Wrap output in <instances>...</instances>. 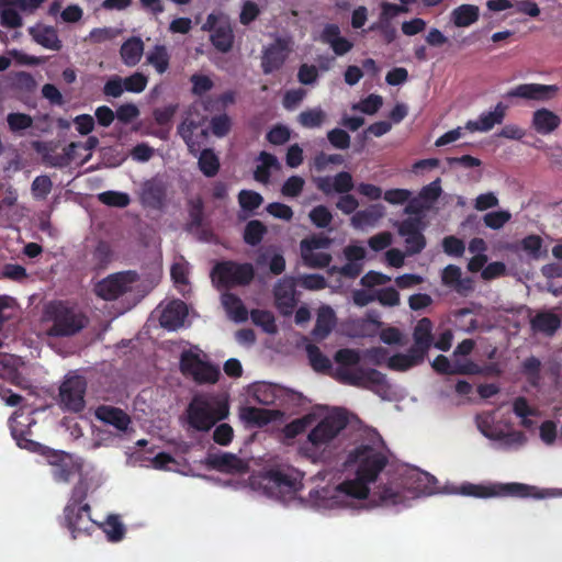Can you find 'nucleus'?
<instances>
[{
	"instance_id": "f03ea898",
	"label": "nucleus",
	"mask_w": 562,
	"mask_h": 562,
	"mask_svg": "<svg viewBox=\"0 0 562 562\" xmlns=\"http://www.w3.org/2000/svg\"><path fill=\"white\" fill-rule=\"evenodd\" d=\"M347 425L348 419L341 412L326 415L310 430L306 440L300 445V453L314 463L331 461L339 448V434Z\"/></svg>"
},
{
	"instance_id": "ddd939ff",
	"label": "nucleus",
	"mask_w": 562,
	"mask_h": 562,
	"mask_svg": "<svg viewBox=\"0 0 562 562\" xmlns=\"http://www.w3.org/2000/svg\"><path fill=\"white\" fill-rule=\"evenodd\" d=\"M400 485L415 495H431L437 490V479L425 471L411 469L402 475Z\"/></svg>"
},
{
	"instance_id": "bf43d9fd",
	"label": "nucleus",
	"mask_w": 562,
	"mask_h": 562,
	"mask_svg": "<svg viewBox=\"0 0 562 562\" xmlns=\"http://www.w3.org/2000/svg\"><path fill=\"white\" fill-rule=\"evenodd\" d=\"M53 189V182L46 175L37 176L31 186L32 195L36 200H44L50 193Z\"/></svg>"
},
{
	"instance_id": "bb28decb",
	"label": "nucleus",
	"mask_w": 562,
	"mask_h": 562,
	"mask_svg": "<svg viewBox=\"0 0 562 562\" xmlns=\"http://www.w3.org/2000/svg\"><path fill=\"white\" fill-rule=\"evenodd\" d=\"M434 324L428 317L419 319L413 331L414 345L413 348L417 349L425 357L434 344L432 336Z\"/></svg>"
},
{
	"instance_id": "f704fd0d",
	"label": "nucleus",
	"mask_w": 562,
	"mask_h": 562,
	"mask_svg": "<svg viewBox=\"0 0 562 562\" xmlns=\"http://www.w3.org/2000/svg\"><path fill=\"white\" fill-rule=\"evenodd\" d=\"M212 45L221 53H227L234 44L233 30L228 24L216 26L211 34Z\"/></svg>"
},
{
	"instance_id": "5fc2aeb1",
	"label": "nucleus",
	"mask_w": 562,
	"mask_h": 562,
	"mask_svg": "<svg viewBox=\"0 0 562 562\" xmlns=\"http://www.w3.org/2000/svg\"><path fill=\"white\" fill-rule=\"evenodd\" d=\"M543 240L539 235H528L520 240V248L524 250L530 258L539 259L542 256Z\"/></svg>"
},
{
	"instance_id": "c85d7f7f",
	"label": "nucleus",
	"mask_w": 562,
	"mask_h": 562,
	"mask_svg": "<svg viewBox=\"0 0 562 562\" xmlns=\"http://www.w3.org/2000/svg\"><path fill=\"white\" fill-rule=\"evenodd\" d=\"M143 54L144 42L138 36L130 37L120 48L121 59L128 67L136 66L140 61Z\"/></svg>"
},
{
	"instance_id": "a211bd4d",
	"label": "nucleus",
	"mask_w": 562,
	"mask_h": 562,
	"mask_svg": "<svg viewBox=\"0 0 562 562\" xmlns=\"http://www.w3.org/2000/svg\"><path fill=\"white\" fill-rule=\"evenodd\" d=\"M558 90L555 85L521 83L507 91L505 97L546 101L553 98Z\"/></svg>"
},
{
	"instance_id": "37998d69",
	"label": "nucleus",
	"mask_w": 562,
	"mask_h": 562,
	"mask_svg": "<svg viewBox=\"0 0 562 562\" xmlns=\"http://www.w3.org/2000/svg\"><path fill=\"white\" fill-rule=\"evenodd\" d=\"M267 227L258 220L249 221L244 229V240L249 246H257L263 239Z\"/></svg>"
},
{
	"instance_id": "39448f33",
	"label": "nucleus",
	"mask_w": 562,
	"mask_h": 562,
	"mask_svg": "<svg viewBox=\"0 0 562 562\" xmlns=\"http://www.w3.org/2000/svg\"><path fill=\"white\" fill-rule=\"evenodd\" d=\"M213 282L220 286L233 288L248 285L255 278V269L251 263H239L233 260L217 262L211 272Z\"/></svg>"
},
{
	"instance_id": "3c124183",
	"label": "nucleus",
	"mask_w": 562,
	"mask_h": 562,
	"mask_svg": "<svg viewBox=\"0 0 562 562\" xmlns=\"http://www.w3.org/2000/svg\"><path fill=\"white\" fill-rule=\"evenodd\" d=\"M99 201L108 206L126 207L131 203V198L125 192L104 191L98 195Z\"/></svg>"
},
{
	"instance_id": "6e6552de",
	"label": "nucleus",
	"mask_w": 562,
	"mask_h": 562,
	"mask_svg": "<svg viewBox=\"0 0 562 562\" xmlns=\"http://www.w3.org/2000/svg\"><path fill=\"white\" fill-rule=\"evenodd\" d=\"M336 378L344 384L376 391L386 384V376L376 369L357 367L353 369L338 368Z\"/></svg>"
},
{
	"instance_id": "774afa93",
	"label": "nucleus",
	"mask_w": 562,
	"mask_h": 562,
	"mask_svg": "<svg viewBox=\"0 0 562 562\" xmlns=\"http://www.w3.org/2000/svg\"><path fill=\"white\" fill-rule=\"evenodd\" d=\"M361 357L373 366H382L389 360V351L383 347H373L370 349H366Z\"/></svg>"
},
{
	"instance_id": "412c9836",
	"label": "nucleus",
	"mask_w": 562,
	"mask_h": 562,
	"mask_svg": "<svg viewBox=\"0 0 562 562\" xmlns=\"http://www.w3.org/2000/svg\"><path fill=\"white\" fill-rule=\"evenodd\" d=\"M27 32L36 44L46 49L59 52L63 48V42L59 38L58 31L55 26L36 23L35 25L30 26Z\"/></svg>"
},
{
	"instance_id": "4be33fe9",
	"label": "nucleus",
	"mask_w": 562,
	"mask_h": 562,
	"mask_svg": "<svg viewBox=\"0 0 562 562\" xmlns=\"http://www.w3.org/2000/svg\"><path fill=\"white\" fill-rule=\"evenodd\" d=\"M188 315L187 304L181 300H175L167 304L159 317L160 326L168 330L181 327Z\"/></svg>"
},
{
	"instance_id": "0e129e2a",
	"label": "nucleus",
	"mask_w": 562,
	"mask_h": 562,
	"mask_svg": "<svg viewBox=\"0 0 562 562\" xmlns=\"http://www.w3.org/2000/svg\"><path fill=\"white\" fill-rule=\"evenodd\" d=\"M190 81L192 83L191 92L198 97H202L214 87L212 79L205 75L194 74L190 77Z\"/></svg>"
},
{
	"instance_id": "393cba45",
	"label": "nucleus",
	"mask_w": 562,
	"mask_h": 562,
	"mask_svg": "<svg viewBox=\"0 0 562 562\" xmlns=\"http://www.w3.org/2000/svg\"><path fill=\"white\" fill-rule=\"evenodd\" d=\"M561 324L560 316L551 311H540L530 319L531 330L548 337H552Z\"/></svg>"
},
{
	"instance_id": "13d9d810",
	"label": "nucleus",
	"mask_w": 562,
	"mask_h": 562,
	"mask_svg": "<svg viewBox=\"0 0 562 562\" xmlns=\"http://www.w3.org/2000/svg\"><path fill=\"white\" fill-rule=\"evenodd\" d=\"M304 263L314 269H323L329 266L331 256L327 252L301 251Z\"/></svg>"
},
{
	"instance_id": "4468645a",
	"label": "nucleus",
	"mask_w": 562,
	"mask_h": 562,
	"mask_svg": "<svg viewBox=\"0 0 562 562\" xmlns=\"http://www.w3.org/2000/svg\"><path fill=\"white\" fill-rule=\"evenodd\" d=\"M38 453L46 457L48 463L52 465V476L58 483H67L76 473V467L71 457L63 451H56L45 447Z\"/></svg>"
},
{
	"instance_id": "1a4fd4ad",
	"label": "nucleus",
	"mask_w": 562,
	"mask_h": 562,
	"mask_svg": "<svg viewBox=\"0 0 562 562\" xmlns=\"http://www.w3.org/2000/svg\"><path fill=\"white\" fill-rule=\"evenodd\" d=\"M138 280L136 271H121L110 274L95 284V294L106 301H113L132 291L133 284Z\"/></svg>"
},
{
	"instance_id": "e433bc0d",
	"label": "nucleus",
	"mask_w": 562,
	"mask_h": 562,
	"mask_svg": "<svg viewBox=\"0 0 562 562\" xmlns=\"http://www.w3.org/2000/svg\"><path fill=\"white\" fill-rule=\"evenodd\" d=\"M222 302L235 322H245L248 318V311L236 294L229 292L223 294Z\"/></svg>"
},
{
	"instance_id": "f3484780",
	"label": "nucleus",
	"mask_w": 562,
	"mask_h": 562,
	"mask_svg": "<svg viewBox=\"0 0 562 562\" xmlns=\"http://www.w3.org/2000/svg\"><path fill=\"white\" fill-rule=\"evenodd\" d=\"M139 200L144 207L162 210L167 200V184L156 178L144 182Z\"/></svg>"
},
{
	"instance_id": "7ed1b4c3",
	"label": "nucleus",
	"mask_w": 562,
	"mask_h": 562,
	"mask_svg": "<svg viewBox=\"0 0 562 562\" xmlns=\"http://www.w3.org/2000/svg\"><path fill=\"white\" fill-rule=\"evenodd\" d=\"M45 318L52 323L46 331L50 337L74 336L88 323L85 314L63 301L49 303L45 308Z\"/></svg>"
},
{
	"instance_id": "9d476101",
	"label": "nucleus",
	"mask_w": 562,
	"mask_h": 562,
	"mask_svg": "<svg viewBox=\"0 0 562 562\" xmlns=\"http://www.w3.org/2000/svg\"><path fill=\"white\" fill-rule=\"evenodd\" d=\"M35 423L32 413L25 415L22 408L15 411L9 419L11 435L16 445L31 452H40L45 449V446L29 438L32 435L31 428Z\"/></svg>"
},
{
	"instance_id": "338daca9",
	"label": "nucleus",
	"mask_w": 562,
	"mask_h": 562,
	"mask_svg": "<svg viewBox=\"0 0 562 562\" xmlns=\"http://www.w3.org/2000/svg\"><path fill=\"white\" fill-rule=\"evenodd\" d=\"M442 249L448 256L462 257L465 250V244L462 239L451 235L442 239Z\"/></svg>"
},
{
	"instance_id": "58836bf2",
	"label": "nucleus",
	"mask_w": 562,
	"mask_h": 562,
	"mask_svg": "<svg viewBox=\"0 0 562 562\" xmlns=\"http://www.w3.org/2000/svg\"><path fill=\"white\" fill-rule=\"evenodd\" d=\"M198 166L205 177L212 178L217 175L221 164L214 150L212 148H205L200 151Z\"/></svg>"
},
{
	"instance_id": "680f3d73",
	"label": "nucleus",
	"mask_w": 562,
	"mask_h": 562,
	"mask_svg": "<svg viewBox=\"0 0 562 562\" xmlns=\"http://www.w3.org/2000/svg\"><path fill=\"white\" fill-rule=\"evenodd\" d=\"M113 258L111 245L108 241L100 240L93 251V260L98 267H106Z\"/></svg>"
},
{
	"instance_id": "603ef678",
	"label": "nucleus",
	"mask_w": 562,
	"mask_h": 562,
	"mask_svg": "<svg viewBox=\"0 0 562 562\" xmlns=\"http://www.w3.org/2000/svg\"><path fill=\"white\" fill-rule=\"evenodd\" d=\"M310 221L317 228H327L333 222V214L325 205H317L308 213Z\"/></svg>"
},
{
	"instance_id": "cd10ccee",
	"label": "nucleus",
	"mask_w": 562,
	"mask_h": 562,
	"mask_svg": "<svg viewBox=\"0 0 562 562\" xmlns=\"http://www.w3.org/2000/svg\"><path fill=\"white\" fill-rule=\"evenodd\" d=\"M385 213L382 204H371L367 209L357 211L350 218V224L356 229L374 226Z\"/></svg>"
},
{
	"instance_id": "6ab92c4d",
	"label": "nucleus",
	"mask_w": 562,
	"mask_h": 562,
	"mask_svg": "<svg viewBox=\"0 0 562 562\" xmlns=\"http://www.w3.org/2000/svg\"><path fill=\"white\" fill-rule=\"evenodd\" d=\"M295 279L292 277H285L274 285L273 294L276 305L283 315L292 314L296 306L297 300L295 297Z\"/></svg>"
},
{
	"instance_id": "69168bd1",
	"label": "nucleus",
	"mask_w": 562,
	"mask_h": 562,
	"mask_svg": "<svg viewBox=\"0 0 562 562\" xmlns=\"http://www.w3.org/2000/svg\"><path fill=\"white\" fill-rule=\"evenodd\" d=\"M304 184L305 181L302 177L291 176L284 181L281 188V193L284 196L296 198L302 193Z\"/></svg>"
},
{
	"instance_id": "0eeeda50",
	"label": "nucleus",
	"mask_w": 562,
	"mask_h": 562,
	"mask_svg": "<svg viewBox=\"0 0 562 562\" xmlns=\"http://www.w3.org/2000/svg\"><path fill=\"white\" fill-rule=\"evenodd\" d=\"M180 371L183 375L192 378L198 384H213L218 381V367L203 361L199 355L192 351H184L180 358Z\"/></svg>"
},
{
	"instance_id": "b1692460",
	"label": "nucleus",
	"mask_w": 562,
	"mask_h": 562,
	"mask_svg": "<svg viewBox=\"0 0 562 562\" xmlns=\"http://www.w3.org/2000/svg\"><path fill=\"white\" fill-rule=\"evenodd\" d=\"M507 105L498 102L494 111L482 113L476 121H469L465 127L471 132H488L495 125L502 124L506 115Z\"/></svg>"
},
{
	"instance_id": "c9c22d12",
	"label": "nucleus",
	"mask_w": 562,
	"mask_h": 562,
	"mask_svg": "<svg viewBox=\"0 0 562 562\" xmlns=\"http://www.w3.org/2000/svg\"><path fill=\"white\" fill-rule=\"evenodd\" d=\"M541 361L535 356L526 358L521 363L520 372L531 387L538 389L541 384Z\"/></svg>"
},
{
	"instance_id": "2eb2a0df",
	"label": "nucleus",
	"mask_w": 562,
	"mask_h": 562,
	"mask_svg": "<svg viewBox=\"0 0 562 562\" xmlns=\"http://www.w3.org/2000/svg\"><path fill=\"white\" fill-rule=\"evenodd\" d=\"M290 48L286 40L278 37L268 45L261 57V68L265 75L279 70L285 63Z\"/></svg>"
},
{
	"instance_id": "864d4df0",
	"label": "nucleus",
	"mask_w": 562,
	"mask_h": 562,
	"mask_svg": "<svg viewBox=\"0 0 562 562\" xmlns=\"http://www.w3.org/2000/svg\"><path fill=\"white\" fill-rule=\"evenodd\" d=\"M263 202L260 193L252 190H241L238 193V203L244 211L254 212Z\"/></svg>"
},
{
	"instance_id": "aec40b11",
	"label": "nucleus",
	"mask_w": 562,
	"mask_h": 562,
	"mask_svg": "<svg viewBox=\"0 0 562 562\" xmlns=\"http://www.w3.org/2000/svg\"><path fill=\"white\" fill-rule=\"evenodd\" d=\"M441 282L462 296L469 295L474 290V281L471 277H462L461 268L448 265L441 271Z\"/></svg>"
},
{
	"instance_id": "2f4dec72",
	"label": "nucleus",
	"mask_w": 562,
	"mask_h": 562,
	"mask_svg": "<svg viewBox=\"0 0 562 562\" xmlns=\"http://www.w3.org/2000/svg\"><path fill=\"white\" fill-rule=\"evenodd\" d=\"M336 323V316L331 307L323 306L317 313L315 326L312 335L317 340L325 339L333 330Z\"/></svg>"
},
{
	"instance_id": "c756f323",
	"label": "nucleus",
	"mask_w": 562,
	"mask_h": 562,
	"mask_svg": "<svg viewBox=\"0 0 562 562\" xmlns=\"http://www.w3.org/2000/svg\"><path fill=\"white\" fill-rule=\"evenodd\" d=\"M425 359V356L417 349L411 347L406 353H395L387 360V367L394 371H406Z\"/></svg>"
},
{
	"instance_id": "dca6fc26",
	"label": "nucleus",
	"mask_w": 562,
	"mask_h": 562,
	"mask_svg": "<svg viewBox=\"0 0 562 562\" xmlns=\"http://www.w3.org/2000/svg\"><path fill=\"white\" fill-rule=\"evenodd\" d=\"M314 183L323 194L326 196L333 193L345 194L349 193L355 188L352 175L348 171H340L334 177L325 176L314 178Z\"/></svg>"
},
{
	"instance_id": "e2e57ef3",
	"label": "nucleus",
	"mask_w": 562,
	"mask_h": 562,
	"mask_svg": "<svg viewBox=\"0 0 562 562\" xmlns=\"http://www.w3.org/2000/svg\"><path fill=\"white\" fill-rule=\"evenodd\" d=\"M331 240L324 235H313L304 238L300 243L301 251H315L317 249L328 248Z\"/></svg>"
},
{
	"instance_id": "ea45409f",
	"label": "nucleus",
	"mask_w": 562,
	"mask_h": 562,
	"mask_svg": "<svg viewBox=\"0 0 562 562\" xmlns=\"http://www.w3.org/2000/svg\"><path fill=\"white\" fill-rule=\"evenodd\" d=\"M375 494L383 505H398L405 502V495L398 484L390 483L378 487Z\"/></svg>"
},
{
	"instance_id": "49530a36",
	"label": "nucleus",
	"mask_w": 562,
	"mask_h": 562,
	"mask_svg": "<svg viewBox=\"0 0 562 562\" xmlns=\"http://www.w3.org/2000/svg\"><path fill=\"white\" fill-rule=\"evenodd\" d=\"M306 353L311 362V366L315 371L325 372L330 370V360L321 351V349L316 345H307Z\"/></svg>"
},
{
	"instance_id": "72a5a7b5",
	"label": "nucleus",
	"mask_w": 562,
	"mask_h": 562,
	"mask_svg": "<svg viewBox=\"0 0 562 562\" xmlns=\"http://www.w3.org/2000/svg\"><path fill=\"white\" fill-rule=\"evenodd\" d=\"M480 18V9L475 4H461L451 12V21L457 27H468Z\"/></svg>"
},
{
	"instance_id": "052dcab7",
	"label": "nucleus",
	"mask_w": 562,
	"mask_h": 562,
	"mask_svg": "<svg viewBox=\"0 0 562 562\" xmlns=\"http://www.w3.org/2000/svg\"><path fill=\"white\" fill-rule=\"evenodd\" d=\"M267 476L269 481L278 487L295 488L296 486V479L282 470H270L268 471Z\"/></svg>"
},
{
	"instance_id": "423d86ee",
	"label": "nucleus",
	"mask_w": 562,
	"mask_h": 562,
	"mask_svg": "<svg viewBox=\"0 0 562 562\" xmlns=\"http://www.w3.org/2000/svg\"><path fill=\"white\" fill-rule=\"evenodd\" d=\"M229 413L226 402L210 404L207 402L192 403L188 409L189 424L196 430L206 431L218 420L225 419Z\"/></svg>"
},
{
	"instance_id": "473e14b6",
	"label": "nucleus",
	"mask_w": 562,
	"mask_h": 562,
	"mask_svg": "<svg viewBox=\"0 0 562 562\" xmlns=\"http://www.w3.org/2000/svg\"><path fill=\"white\" fill-rule=\"evenodd\" d=\"M285 393V389L272 383H259L255 385L254 397L262 405H274Z\"/></svg>"
},
{
	"instance_id": "4c0bfd02",
	"label": "nucleus",
	"mask_w": 562,
	"mask_h": 562,
	"mask_svg": "<svg viewBox=\"0 0 562 562\" xmlns=\"http://www.w3.org/2000/svg\"><path fill=\"white\" fill-rule=\"evenodd\" d=\"M147 64L151 65L160 75L169 68L170 55L165 45L157 44L146 56Z\"/></svg>"
},
{
	"instance_id": "79ce46f5",
	"label": "nucleus",
	"mask_w": 562,
	"mask_h": 562,
	"mask_svg": "<svg viewBox=\"0 0 562 562\" xmlns=\"http://www.w3.org/2000/svg\"><path fill=\"white\" fill-rule=\"evenodd\" d=\"M34 120L30 114L22 112H11L7 115L9 131L13 134H21L33 127Z\"/></svg>"
},
{
	"instance_id": "8fccbe9b",
	"label": "nucleus",
	"mask_w": 562,
	"mask_h": 562,
	"mask_svg": "<svg viewBox=\"0 0 562 562\" xmlns=\"http://www.w3.org/2000/svg\"><path fill=\"white\" fill-rule=\"evenodd\" d=\"M252 322L262 327V329L268 334H273L277 331V325L274 316L271 312L265 310H252L250 313Z\"/></svg>"
},
{
	"instance_id": "09e8293b",
	"label": "nucleus",
	"mask_w": 562,
	"mask_h": 562,
	"mask_svg": "<svg viewBox=\"0 0 562 562\" xmlns=\"http://www.w3.org/2000/svg\"><path fill=\"white\" fill-rule=\"evenodd\" d=\"M103 531L110 541H121L125 535V527L119 516L110 515L103 525Z\"/></svg>"
},
{
	"instance_id": "c03bdc74",
	"label": "nucleus",
	"mask_w": 562,
	"mask_h": 562,
	"mask_svg": "<svg viewBox=\"0 0 562 562\" xmlns=\"http://www.w3.org/2000/svg\"><path fill=\"white\" fill-rule=\"evenodd\" d=\"M326 113L321 108L308 109L297 116V122L305 128L321 127L325 122Z\"/></svg>"
},
{
	"instance_id": "a19ab883",
	"label": "nucleus",
	"mask_w": 562,
	"mask_h": 562,
	"mask_svg": "<svg viewBox=\"0 0 562 562\" xmlns=\"http://www.w3.org/2000/svg\"><path fill=\"white\" fill-rule=\"evenodd\" d=\"M189 223L188 231L199 229L204 221V203L201 198L191 199L188 202Z\"/></svg>"
},
{
	"instance_id": "de8ad7c7",
	"label": "nucleus",
	"mask_w": 562,
	"mask_h": 562,
	"mask_svg": "<svg viewBox=\"0 0 562 562\" xmlns=\"http://www.w3.org/2000/svg\"><path fill=\"white\" fill-rule=\"evenodd\" d=\"M31 147L35 150L36 154H38L42 157L43 162L46 164L47 166H50L52 159L56 157V155H59L57 153L59 142L57 140H34L31 143Z\"/></svg>"
},
{
	"instance_id": "f8f14e48",
	"label": "nucleus",
	"mask_w": 562,
	"mask_h": 562,
	"mask_svg": "<svg viewBox=\"0 0 562 562\" xmlns=\"http://www.w3.org/2000/svg\"><path fill=\"white\" fill-rule=\"evenodd\" d=\"M87 382L83 376L71 375L65 379L59 387L60 404L64 409L79 413L85 408Z\"/></svg>"
},
{
	"instance_id": "5701e85b",
	"label": "nucleus",
	"mask_w": 562,
	"mask_h": 562,
	"mask_svg": "<svg viewBox=\"0 0 562 562\" xmlns=\"http://www.w3.org/2000/svg\"><path fill=\"white\" fill-rule=\"evenodd\" d=\"M94 416L103 424L113 426L119 431H126L131 425V417L122 408L111 405H100L94 412Z\"/></svg>"
},
{
	"instance_id": "6e6d98bb",
	"label": "nucleus",
	"mask_w": 562,
	"mask_h": 562,
	"mask_svg": "<svg viewBox=\"0 0 562 562\" xmlns=\"http://www.w3.org/2000/svg\"><path fill=\"white\" fill-rule=\"evenodd\" d=\"M311 415L296 418L284 426L283 435L288 439H294L299 435L303 434L311 426Z\"/></svg>"
},
{
	"instance_id": "20e7f679",
	"label": "nucleus",
	"mask_w": 562,
	"mask_h": 562,
	"mask_svg": "<svg viewBox=\"0 0 562 562\" xmlns=\"http://www.w3.org/2000/svg\"><path fill=\"white\" fill-rule=\"evenodd\" d=\"M459 493L465 496L488 498L495 496H513L519 498H544L552 495L547 490H538L524 483H498L491 485L467 483L460 486Z\"/></svg>"
},
{
	"instance_id": "a18cd8bd",
	"label": "nucleus",
	"mask_w": 562,
	"mask_h": 562,
	"mask_svg": "<svg viewBox=\"0 0 562 562\" xmlns=\"http://www.w3.org/2000/svg\"><path fill=\"white\" fill-rule=\"evenodd\" d=\"M361 359V352L350 348H341L334 356V360L339 364V368L348 369L357 368Z\"/></svg>"
},
{
	"instance_id": "a878e982",
	"label": "nucleus",
	"mask_w": 562,
	"mask_h": 562,
	"mask_svg": "<svg viewBox=\"0 0 562 562\" xmlns=\"http://www.w3.org/2000/svg\"><path fill=\"white\" fill-rule=\"evenodd\" d=\"M207 464L221 472L240 473L246 470L245 462L236 454L229 452L209 454Z\"/></svg>"
},
{
	"instance_id": "f257e3e1",
	"label": "nucleus",
	"mask_w": 562,
	"mask_h": 562,
	"mask_svg": "<svg viewBox=\"0 0 562 562\" xmlns=\"http://www.w3.org/2000/svg\"><path fill=\"white\" fill-rule=\"evenodd\" d=\"M389 460L384 452L370 446L360 445L348 453L345 464L356 465V479L340 483L329 496L335 503L341 497L364 499L369 495V483L374 482Z\"/></svg>"
},
{
	"instance_id": "7c9ffc66",
	"label": "nucleus",
	"mask_w": 562,
	"mask_h": 562,
	"mask_svg": "<svg viewBox=\"0 0 562 562\" xmlns=\"http://www.w3.org/2000/svg\"><path fill=\"white\" fill-rule=\"evenodd\" d=\"M560 123V117L548 109L542 108L533 112L532 126L539 134L552 133L559 127Z\"/></svg>"
},
{
	"instance_id": "9b49d317",
	"label": "nucleus",
	"mask_w": 562,
	"mask_h": 562,
	"mask_svg": "<svg viewBox=\"0 0 562 562\" xmlns=\"http://www.w3.org/2000/svg\"><path fill=\"white\" fill-rule=\"evenodd\" d=\"M61 525L70 531L72 539L80 535H91L97 528L95 521L91 518L89 504H85V506H65Z\"/></svg>"
},
{
	"instance_id": "4d7b16f0",
	"label": "nucleus",
	"mask_w": 562,
	"mask_h": 562,
	"mask_svg": "<svg viewBox=\"0 0 562 562\" xmlns=\"http://www.w3.org/2000/svg\"><path fill=\"white\" fill-rule=\"evenodd\" d=\"M120 33L121 31L114 27H94L90 31L85 41L92 44H101L114 40Z\"/></svg>"
}]
</instances>
